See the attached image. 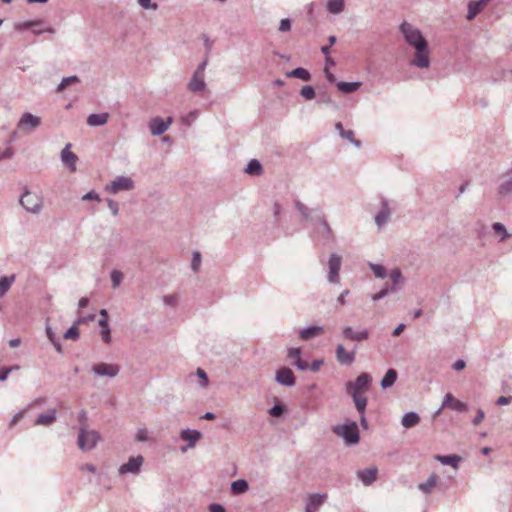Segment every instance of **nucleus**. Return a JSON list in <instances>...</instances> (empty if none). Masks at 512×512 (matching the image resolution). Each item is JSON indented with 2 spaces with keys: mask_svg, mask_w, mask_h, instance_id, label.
I'll return each instance as SVG.
<instances>
[{
  "mask_svg": "<svg viewBox=\"0 0 512 512\" xmlns=\"http://www.w3.org/2000/svg\"><path fill=\"white\" fill-rule=\"evenodd\" d=\"M171 123L172 117H168L166 121L160 117H155L149 123L150 132L153 136H160L165 133Z\"/></svg>",
  "mask_w": 512,
  "mask_h": 512,
  "instance_id": "obj_12",
  "label": "nucleus"
},
{
  "mask_svg": "<svg viewBox=\"0 0 512 512\" xmlns=\"http://www.w3.org/2000/svg\"><path fill=\"white\" fill-rule=\"evenodd\" d=\"M333 432L342 437L348 445L357 444L360 439L358 425L354 421L334 426Z\"/></svg>",
  "mask_w": 512,
  "mask_h": 512,
  "instance_id": "obj_2",
  "label": "nucleus"
},
{
  "mask_svg": "<svg viewBox=\"0 0 512 512\" xmlns=\"http://www.w3.org/2000/svg\"><path fill=\"white\" fill-rule=\"evenodd\" d=\"M121 190H128V177L120 176L106 186V191L113 194H116Z\"/></svg>",
  "mask_w": 512,
  "mask_h": 512,
  "instance_id": "obj_23",
  "label": "nucleus"
},
{
  "mask_svg": "<svg viewBox=\"0 0 512 512\" xmlns=\"http://www.w3.org/2000/svg\"><path fill=\"white\" fill-rule=\"evenodd\" d=\"M245 172L249 175H260L262 173V165L257 159L248 162Z\"/></svg>",
  "mask_w": 512,
  "mask_h": 512,
  "instance_id": "obj_39",
  "label": "nucleus"
},
{
  "mask_svg": "<svg viewBox=\"0 0 512 512\" xmlns=\"http://www.w3.org/2000/svg\"><path fill=\"white\" fill-rule=\"evenodd\" d=\"M148 439V430L146 428H140L136 433V440L146 441Z\"/></svg>",
  "mask_w": 512,
  "mask_h": 512,
  "instance_id": "obj_61",
  "label": "nucleus"
},
{
  "mask_svg": "<svg viewBox=\"0 0 512 512\" xmlns=\"http://www.w3.org/2000/svg\"><path fill=\"white\" fill-rule=\"evenodd\" d=\"M199 112L197 110L191 111L185 117L182 118L183 124L189 126L198 117Z\"/></svg>",
  "mask_w": 512,
  "mask_h": 512,
  "instance_id": "obj_51",
  "label": "nucleus"
},
{
  "mask_svg": "<svg viewBox=\"0 0 512 512\" xmlns=\"http://www.w3.org/2000/svg\"><path fill=\"white\" fill-rule=\"evenodd\" d=\"M288 358L294 359L297 361L301 358V349L300 348H290L288 350Z\"/></svg>",
  "mask_w": 512,
  "mask_h": 512,
  "instance_id": "obj_56",
  "label": "nucleus"
},
{
  "mask_svg": "<svg viewBox=\"0 0 512 512\" xmlns=\"http://www.w3.org/2000/svg\"><path fill=\"white\" fill-rule=\"evenodd\" d=\"M143 461L144 459L141 455H138L137 457H130V474H137L143 464Z\"/></svg>",
  "mask_w": 512,
  "mask_h": 512,
  "instance_id": "obj_44",
  "label": "nucleus"
},
{
  "mask_svg": "<svg viewBox=\"0 0 512 512\" xmlns=\"http://www.w3.org/2000/svg\"><path fill=\"white\" fill-rule=\"evenodd\" d=\"M13 369H18V366H14V367H1L0 368V381H4L7 379L9 373L13 370Z\"/></svg>",
  "mask_w": 512,
  "mask_h": 512,
  "instance_id": "obj_58",
  "label": "nucleus"
},
{
  "mask_svg": "<svg viewBox=\"0 0 512 512\" xmlns=\"http://www.w3.org/2000/svg\"><path fill=\"white\" fill-rule=\"evenodd\" d=\"M83 201H100L99 195L95 191H89L82 196Z\"/></svg>",
  "mask_w": 512,
  "mask_h": 512,
  "instance_id": "obj_57",
  "label": "nucleus"
},
{
  "mask_svg": "<svg viewBox=\"0 0 512 512\" xmlns=\"http://www.w3.org/2000/svg\"><path fill=\"white\" fill-rule=\"evenodd\" d=\"M356 348L348 352L342 344L336 348V359L341 365L349 366L355 361Z\"/></svg>",
  "mask_w": 512,
  "mask_h": 512,
  "instance_id": "obj_14",
  "label": "nucleus"
},
{
  "mask_svg": "<svg viewBox=\"0 0 512 512\" xmlns=\"http://www.w3.org/2000/svg\"><path fill=\"white\" fill-rule=\"evenodd\" d=\"M380 203V211L374 217L375 224L379 229L383 228L387 224L392 214V209L390 208L389 202L386 198L382 197Z\"/></svg>",
  "mask_w": 512,
  "mask_h": 512,
  "instance_id": "obj_8",
  "label": "nucleus"
},
{
  "mask_svg": "<svg viewBox=\"0 0 512 512\" xmlns=\"http://www.w3.org/2000/svg\"><path fill=\"white\" fill-rule=\"evenodd\" d=\"M44 24H45V21H43V20L25 21L23 23L17 24L15 26V29L19 30V31H24V30L31 29V27L43 26Z\"/></svg>",
  "mask_w": 512,
  "mask_h": 512,
  "instance_id": "obj_43",
  "label": "nucleus"
},
{
  "mask_svg": "<svg viewBox=\"0 0 512 512\" xmlns=\"http://www.w3.org/2000/svg\"><path fill=\"white\" fill-rule=\"evenodd\" d=\"M442 407H450L453 410L462 411L465 408V405L453 398L452 394L448 393L444 396Z\"/></svg>",
  "mask_w": 512,
  "mask_h": 512,
  "instance_id": "obj_31",
  "label": "nucleus"
},
{
  "mask_svg": "<svg viewBox=\"0 0 512 512\" xmlns=\"http://www.w3.org/2000/svg\"><path fill=\"white\" fill-rule=\"evenodd\" d=\"M345 0H328L326 8L329 13L338 15L343 12Z\"/></svg>",
  "mask_w": 512,
  "mask_h": 512,
  "instance_id": "obj_34",
  "label": "nucleus"
},
{
  "mask_svg": "<svg viewBox=\"0 0 512 512\" xmlns=\"http://www.w3.org/2000/svg\"><path fill=\"white\" fill-rule=\"evenodd\" d=\"M434 459L439 461L442 465H450L453 468L457 469L459 466V463L461 462V457L452 454V455H435Z\"/></svg>",
  "mask_w": 512,
  "mask_h": 512,
  "instance_id": "obj_26",
  "label": "nucleus"
},
{
  "mask_svg": "<svg viewBox=\"0 0 512 512\" xmlns=\"http://www.w3.org/2000/svg\"><path fill=\"white\" fill-rule=\"evenodd\" d=\"M209 512H225V508L219 503L209 505Z\"/></svg>",
  "mask_w": 512,
  "mask_h": 512,
  "instance_id": "obj_64",
  "label": "nucleus"
},
{
  "mask_svg": "<svg viewBox=\"0 0 512 512\" xmlns=\"http://www.w3.org/2000/svg\"><path fill=\"white\" fill-rule=\"evenodd\" d=\"M31 31L35 35H41L43 33H50V34L55 33V29L51 26L46 25V23L40 27H31Z\"/></svg>",
  "mask_w": 512,
  "mask_h": 512,
  "instance_id": "obj_48",
  "label": "nucleus"
},
{
  "mask_svg": "<svg viewBox=\"0 0 512 512\" xmlns=\"http://www.w3.org/2000/svg\"><path fill=\"white\" fill-rule=\"evenodd\" d=\"M498 195L501 197H506L512 194V177L505 178L497 188Z\"/></svg>",
  "mask_w": 512,
  "mask_h": 512,
  "instance_id": "obj_37",
  "label": "nucleus"
},
{
  "mask_svg": "<svg viewBox=\"0 0 512 512\" xmlns=\"http://www.w3.org/2000/svg\"><path fill=\"white\" fill-rule=\"evenodd\" d=\"M377 474H378V469L376 467H371V468L357 471L358 478L366 486L371 485L376 480Z\"/></svg>",
  "mask_w": 512,
  "mask_h": 512,
  "instance_id": "obj_20",
  "label": "nucleus"
},
{
  "mask_svg": "<svg viewBox=\"0 0 512 512\" xmlns=\"http://www.w3.org/2000/svg\"><path fill=\"white\" fill-rule=\"evenodd\" d=\"M287 77H294L301 79L303 81H309L311 79V74L308 70L302 67L295 68L294 70L286 72Z\"/></svg>",
  "mask_w": 512,
  "mask_h": 512,
  "instance_id": "obj_35",
  "label": "nucleus"
},
{
  "mask_svg": "<svg viewBox=\"0 0 512 512\" xmlns=\"http://www.w3.org/2000/svg\"><path fill=\"white\" fill-rule=\"evenodd\" d=\"M341 257L336 253H332L328 260V281L331 284L340 283Z\"/></svg>",
  "mask_w": 512,
  "mask_h": 512,
  "instance_id": "obj_6",
  "label": "nucleus"
},
{
  "mask_svg": "<svg viewBox=\"0 0 512 512\" xmlns=\"http://www.w3.org/2000/svg\"><path fill=\"white\" fill-rule=\"evenodd\" d=\"M322 332L321 326H309L301 329L299 336L302 340H310Z\"/></svg>",
  "mask_w": 512,
  "mask_h": 512,
  "instance_id": "obj_32",
  "label": "nucleus"
},
{
  "mask_svg": "<svg viewBox=\"0 0 512 512\" xmlns=\"http://www.w3.org/2000/svg\"><path fill=\"white\" fill-rule=\"evenodd\" d=\"M300 95L306 100H312L315 97V89L310 85H305L300 90Z\"/></svg>",
  "mask_w": 512,
  "mask_h": 512,
  "instance_id": "obj_46",
  "label": "nucleus"
},
{
  "mask_svg": "<svg viewBox=\"0 0 512 512\" xmlns=\"http://www.w3.org/2000/svg\"><path fill=\"white\" fill-rule=\"evenodd\" d=\"M177 295L176 294H172V295H165L163 297V302L165 305L167 306H175L176 302H177Z\"/></svg>",
  "mask_w": 512,
  "mask_h": 512,
  "instance_id": "obj_55",
  "label": "nucleus"
},
{
  "mask_svg": "<svg viewBox=\"0 0 512 512\" xmlns=\"http://www.w3.org/2000/svg\"><path fill=\"white\" fill-rule=\"evenodd\" d=\"M320 225L319 230L316 231L318 236L321 239L327 240V241H333L334 240V233L331 229L329 223L326 220L325 214L320 215L318 217V220L316 221Z\"/></svg>",
  "mask_w": 512,
  "mask_h": 512,
  "instance_id": "obj_15",
  "label": "nucleus"
},
{
  "mask_svg": "<svg viewBox=\"0 0 512 512\" xmlns=\"http://www.w3.org/2000/svg\"><path fill=\"white\" fill-rule=\"evenodd\" d=\"M139 5L146 10H157L158 5L155 2H152V0H137Z\"/></svg>",
  "mask_w": 512,
  "mask_h": 512,
  "instance_id": "obj_50",
  "label": "nucleus"
},
{
  "mask_svg": "<svg viewBox=\"0 0 512 512\" xmlns=\"http://www.w3.org/2000/svg\"><path fill=\"white\" fill-rule=\"evenodd\" d=\"M99 440L100 434L97 431L87 430L85 426L80 425L77 444L81 450L93 449Z\"/></svg>",
  "mask_w": 512,
  "mask_h": 512,
  "instance_id": "obj_4",
  "label": "nucleus"
},
{
  "mask_svg": "<svg viewBox=\"0 0 512 512\" xmlns=\"http://www.w3.org/2000/svg\"><path fill=\"white\" fill-rule=\"evenodd\" d=\"M70 149H71V144L68 143L64 147V149L61 151V160L71 171H75L77 156Z\"/></svg>",
  "mask_w": 512,
  "mask_h": 512,
  "instance_id": "obj_18",
  "label": "nucleus"
},
{
  "mask_svg": "<svg viewBox=\"0 0 512 512\" xmlns=\"http://www.w3.org/2000/svg\"><path fill=\"white\" fill-rule=\"evenodd\" d=\"M336 86L339 89V91H341L342 93L351 94V93L356 92L360 88L361 82H359V81H354V82L341 81V82H338L336 84Z\"/></svg>",
  "mask_w": 512,
  "mask_h": 512,
  "instance_id": "obj_29",
  "label": "nucleus"
},
{
  "mask_svg": "<svg viewBox=\"0 0 512 512\" xmlns=\"http://www.w3.org/2000/svg\"><path fill=\"white\" fill-rule=\"evenodd\" d=\"M419 422H420V417H419L418 413H416L414 411L405 413L401 419V424L403 425V427H405L407 429L416 426Z\"/></svg>",
  "mask_w": 512,
  "mask_h": 512,
  "instance_id": "obj_28",
  "label": "nucleus"
},
{
  "mask_svg": "<svg viewBox=\"0 0 512 512\" xmlns=\"http://www.w3.org/2000/svg\"><path fill=\"white\" fill-rule=\"evenodd\" d=\"M187 89L194 94H200L207 91L205 74L194 72L187 84Z\"/></svg>",
  "mask_w": 512,
  "mask_h": 512,
  "instance_id": "obj_9",
  "label": "nucleus"
},
{
  "mask_svg": "<svg viewBox=\"0 0 512 512\" xmlns=\"http://www.w3.org/2000/svg\"><path fill=\"white\" fill-rule=\"evenodd\" d=\"M19 203L27 212L31 214H39L43 207L42 198L27 189L21 195Z\"/></svg>",
  "mask_w": 512,
  "mask_h": 512,
  "instance_id": "obj_3",
  "label": "nucleus"
},
{
  "mask_svg": "<svg viewBox=\"0 0 512 512\" xmlns=\"http://www.w3.org/2000/svg\"><path fill=\"white\" fill-rule=\"evenodd\" d=\"M294 206L300 213L302 220L306 222H316L318 217L324 214L320 207L310 208L300 200H295Z\"/></svg>",
  "mask_w": 512,
  "mask_h": 512,
  "instance_id": "obj_5",
  "label": "nucleus"
},
{
  "mask_svg": "<svg viewBox=\"0 0 512 512\" xmlns=\"http://www.w3.org/2000/svg\"><path fill=\"white\" fill-rule=\"evenodd\" d=\"M491 0H472L468 3L466 18L473 20Z\"/></svg>",
  "mask_w": 512,
  "mask_h": 512,
  "instance_id": "obj_19",
  "label": "nucleus"
},
{
  "mask_svg": "<svg viewBox=\"0 0 512 512\" xmlns=\"http://www.w3.org/2000/svg\"><path fill=\"white\" fill-rule=\"evenodd\" d=\"M351 397L359 414H364L367 406V398L355 393H352Z\"/></svg>",
  "mask_w": 512,
  "mask_h": 512,
  "instance_id": "obj_38",
  "label": "nucleus"
},
{
  "mask_svg": "<svg viewBox=\"0 0 512 512\" xmlns=\"http://www.w3.org/2000/svg\"><path fill=\"white\" fill-rule=\"evenodd\" d=\"M109 118L108 113H95L87 117V124L92 127L102 126L107 123Z\"/></svg>",
  "mask_w": 512,
  "mask_h": 512,
  "instance_id": "obj_27",
  "label": "nucleus"
},
{
  "mask_svg": "<svg viewBox=\"0 0 512 512\" xmlns=\"http://www.w3.org/2000/svg\"><path fill=\"white\" fill-rule=\"evenodd\" d=\"M493 231L495 234L500 236L499 241L504 242L506 239H508L511 235L508 233L506 227L499 222H496L492 225Z\"/></svg>",
  "mask_w": 512,
  "mask_h": 512,
  "instance_id": "obj_41",
  "label": "nucleus"
},
{
  "mask_svg": "<svg viewBox=\"0 0 512 512\" xmlns=\"http://www.w3.org/2000/svg\"><path fill=\"white\" fill-rule=\"evenodd\" d=\"M335 129L338 131L339 135L343 138L351 142L354 146L360 147L361 142L354 138V132L352 130H345L343 124L341 122H337L335 124Z\"/></svg>",
  "mask_w": 512,
  "mask_h": 512,
  "instance_id": "obj_25",
  "label": "nucleus"
},
{
  "mask_svg": "<svg viewBox=\"0 0 512 512\" xmlns=\"http://www.w3.org/2000/svg\"><path fill=\"white\" fill-rule=\"evenodd\" d=\"M249 488L248 482L245 479H238L231 484V491L234 494H242Z\"/></svg>",
  "mask_w": 512,
  "mask_h": 512,
  "instance_id": "obj_40",
  "label": "nucleus"
},
{
  "mask_svg": "<svg viewBox=\"0 0 512 512\" xmlns=\"http://www.w3.org/2000/svg\"><path fill=\"white\" fill-rule=\"evenodd\" d=\"M196 374L201 379L200 386L206 387L208 385V377L206 372L203 369L198 368Z\"/></svg>",
  "mask_w": 512,
  "mask_h": 512,
  "instance_id": "obj_54",
  "label": "nucleus"
},
{
  "mask_svg": "<svg viewBox=\"0 0 512 512\" xmlns=\"http://www.w3.org/2000/svg\"><path fill=\"white\" fill-rule=\"evenodd\" d=\"M291 29V20L288 18L282 19L279 25V31L287 32Z\"/></svg>",
  "mask_w": 512,
  "mask_h": 512,
  "instance_id": "obj_59",
  "label": "nucleus"
},
{
  "mask_svg": "<svg viewBox=\"0 0 512 512\" xmlns=\"http://www.w3.org/2000/svg\"><path fill=\"white\" fill-rule=\"evenodd\" d=\"M369 267L377 278L384 279L388 276L387 269L382 264L369 263Z\"/></svg>",
  "mask_w": 512,
  "mask_h": 512,
  "instance_id": "obj_42",
  "label": "nucleus"
},
{
  "mask_svg": "<svg viewBox=\"0 0 512 512\" xmlns=\"http://www.w3.org/2000/svg\"><path fill=\"white\" fill-rule=\"evenodd\" d=\"M107 203H108V207L111 210L112 214L114 216H116L118 214V210H119L118 203L116 201H114V200H111V199H108Z\"/></svg>",
  "mask_w": 512,
  "mask_h": 512,
  "instance_id": "obj_63",
  "label": "nucleus"
},
{
  "mask_svg": "<svg viewBox=\"0 0 512 512\" xmlns=\"http://www.w3.org/2000/svg\"><path fill=\"white\" fill-rule=\"evenodd\" d=\"M79 82V78L77 76H69L62 79L60 84L57 86V91H63L68 85L71 83Z\"/></svg>",
  "mask_w": 512,
  "mask_h": 512,
  "instance_id": "obj_47",
  "label": "nucleus"
},
{
  "mask_svg": "<svg viewBox=\"0 0 512 512\" xmlns=\"http://www.w3.org/2000/svg\"><path fill=\"white\" fill-rule=\"evenodd\" d=\"M318 102L323 104H334L331 96L326 92L319 94Z\"/></svg>",
  "mask_w": 512,
  "mask_h": 512,
  "instance_id": "obj_60",
  "label": "nucleus"
},
{
  "mask_svg": "<svg viewBox=\"0 0 512 512\" xmlns=\"http://www.w3.org/2000/svg\"><path fill=\"white\" fill-rule=\"evenodd\" d=\"M437 481H438V476H437L436 474H434V473H433V474H431V475L428 477V479H427L425 482L420 483V484L418 485V488H419L422 492H424V493L428 494V493H430V492H431V490L436 486Z\"/></svg>",
  "mask_w": 512,
  "mask_h": 512,
  "instance_id": "obj_36",
  "label": "nucleus"
},
{
  "mask_svg": "<svg viewBox=\"0 0 512 512\" xmlns=\"http://www.w3.org/2000/svg\"><path fill=\"white\" fill-rule=\"evenodd\" d=\"M285 410V407L281 404L274 405L270 410L269 414L273 417H280Z\"/></svg>",
  "mask_w": 512,
  "mask_h": 512,
  "instance_id": "obj_52",
  "label": "nucleus"
},
{
  "mask_svg": "<svg viewBox=\"0 0 512 512\" xmlns=\"http://www.w3.org/2000/svg\"><path fill=\"white\" fill-rule=\"evenodd\" d=\"M201 265V254L196 251L193 253V258L191 261V267L194 271H197Z\"/></svg>",
  "mask_w": 512,
  "mask_h": 512,
  "instance_id": "obj_53",
  "label": "nucleus"
},
{
  "mask_svg": "<svg viewBox=\"0 0 512 512\" xmlns=\"http://www.w3.org/2000/svg\"><path fill=\"white\" fill-rule=\"evenodd\" d=\"M390 279L392 281V284L389 285L390 286V290L394 291L395 293H397L398 291L401 290L403 284H404V277L402 275V272L399 268H394L390 274Z\"/></svg>",
  "mask_w": 512,
  "mask_h": 512,
  "instance_id": "obj_22",
  "label": "nucleus"
},
{
  "mask_svg": "<svg viewBox=\"0 0 512 512\" xmlns=\"http://www.w3.org/2000/svg\"><path fill=\"white\" fill-rule=\"evenodd\" d=\"M56 409L52 408L45 413H41L35 419V425L50 426L56 421Z\"/></svg>",
  "mask_w": 512,
  "mask_h": 512,
  "instance_id": "obj_21",
  "label": "nucleus"
},
{
  "mask_svg": "<svg viewBox=\"0 0 512 512\" xmlns=\"http://www.w3.org/2000/svg\"><path fill=\"white\" fill-rule=\"evenodd\" d=\"M342 336L346 340L361 342L368 339L369 331L366 328L354 331L351 326H345L342 329Z\"/></svg>",
  "mask_w": 512,
  "mask_h": 512,
  "instance_id": "obj_13",
  "label": "nucleus"
},
{
  "mask_svg": "<svg viewBox=\"0 0 512 512\" xmlns=\"http://www.w3.org/2000/svg\"><path fill=\"white\" fill-rule=\"evenodd\" d=\"M124 278V274L119 270H113L111 272V281L113 288H116L120 285L121 281Z\"/></svg>",
  "mask_w": 512,
  "mask_h": 512,
  "instance_id": "obj_49",
  "label": "nucleus"
},
{
  "mask_svg": "<svg viewBox=\"0 0 512 512\" xmlns=\"http://www.w3.org/2000/svg\"><path fill=\"white\" fill-rule=\"evenodd\" d=\"M371 380V376L368 373H361L355 381L346 383V390L349 394H359L362 390L369 387Z\"/></svg>",
  "mask_w": 512,
  "mask_h": 512,
  "instance_id": "obj_7",
  "label": "nucleus"
},
{
  "mask_svg": "<svg viewBox=\"0 0 512 512\" xmlns=\"http://www.w3.org/2000/svg\"><path fill=\"white\" fill-rule=\"evenodd\" d=\"M119 366L116 364L98 363L92 367V371L101 377L113 378L119 373Z\"/></svg>",
  "mask_w": 512,
  "mask_h": 512,
  "instance_id": "obj_11",
  "label": "nucleus"
},
{
  "mask_svg": "<svg viewBox=\"0 0 512 512\" xmlns=\"http://www.w3.org/2000/svg\"><path fill=\"white\" fill-rule=\"evenodd\" d=\"M100 315H101V318L99 319L98 323H99V326H101L102 329H105V328H108V323H107V311L105 309H102L100 311Z\"/></svg>",
  "mask_w": 512,
  "mask_h": 512,
  "instance_id": "obj_62",
  "label": "nucleus"
},
{
  "mask_svg": "<svg viewBox=\"0 0 512 512\" xmlns=\"http://www.w3.org/2000/svg\"><path fill=\"white\" fill-rule=\"evenodd\" d=\"M40 124V117L35 116L29 112H26L21 116L18 122V128L24 129L25 127H29V131H31L36 129Z\"/></svg>",
  "mask_w": 512,
  "mask_h": 512,
  "instance_id": "obj_17",
  "label": "nucleus"
},
{
  "mask_svg": "<svg viewBox=\"0 0 512 512\" xmlns=\"http://www.w3.org/2000/svg\"><path fill=\"white\" fill-rule=\"evenodd\" d=\"M397 376H398V374L395 369H393V368L388 369L380 383L382 389H387V388L392 387L397 380Z\"/></svg>",
  "mask_w": 512,
  "mask_h": 512,
  "instance_id": "obj_30",
  "label": "nucleus"
},
{
  "mask_svg": "<svg viewBox=\"0 0 512 512\" xmlns=\"http://www.w3.org/2000/svg\"><path fill=\"white\" fill-rule=\"evenodd\" d=\"M202 434L198 430L193 429H184L180 432V438L183 441H187L188 445L187 447H182V452H185L189 448H193L197 441L200 440Z\"/></svg>",
  "mask_w": 512,
  "mask_h": 512,
  "instance_id": "obj_16",
  "label": "nucleus"
},
{
  "mask_svg": "<svg viewBox=\"0 0 512 512\" xmlns=\"http://www.w3.org/2000/svg\"><path fill=\"white\" fill-rule=\"evenodd\" d=\"M327 499V494H319V493H313L310 494L306 503V507L313 510H318L319 507L325 502Z\"/></svg>",
  "mask_w": 512,
  "mask_h": 512,
  "instance_id": "obj_24",
  "label": "nucleus"
},
{
  "mask_svg": "<svg viewBox=\"0 0 512 512\" xmlns=\"http://www.w3.org/2000/svg\"><path fill=\"white\" fill-rule=\"evenodd\" d=\"M16 280V275L3 276L0 278V298H2L11 288Z\"/></svg>",
  "mask_w": 512,
  "mask_h": 512,
  "instance_id": "obj_33",
  "label": "nucleus"
},
{
  "mask_svg": "<svg viewBox=\"0 0 512 512\" xmlns=\"http://www.w3.org/2000/svg\"><path fill=\"white\" fill-rule=\"evenodd\" d=\"M64 339L76 341L79 339V330L77 324H73L63 335Z\"/></svg>",
  "mask_w": 512,
  "mask_h": 512,
  "instance_id": "obj_45",
  "label": "nucleus"
},
{
  "mask_svg": "<svg viewBox=\"0 0 512 512\" xmlns=\"http://www.w3.org/2000/svg\"><path fill=\"white\" fill-rule=\"evenodd\" d=\"M275 381L286 387H293L296 383L292 370L287 367H282L276 371Z\"/></svg>",
  "mask_w": 512,
  "mask_h": 512,
  "instance_id": "obj_10",
  "label": "nucleus"
},
{
  "mask_svg": "<svg viewBox=\"0 0 512 512\" xmlns=\"http://www.w3.org/2000/svg\"><path fill=\"white\" fill-rule=\"evenodd\" d=\"M399 30L406 43L414 48V55L410 61V65L420 69H428L431 63L430 49L422 32L407 21H403L400 24Z\"/></svg>",
  "mask_w": 512,
  "mask_h": 512,
  "instance_id": "obj_1",
  "label": "nucleus"
}]
</instances>
